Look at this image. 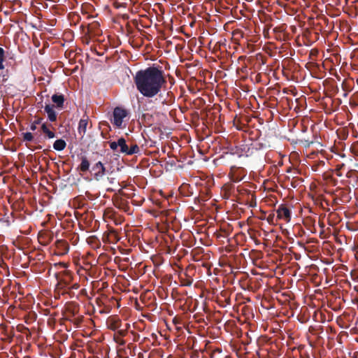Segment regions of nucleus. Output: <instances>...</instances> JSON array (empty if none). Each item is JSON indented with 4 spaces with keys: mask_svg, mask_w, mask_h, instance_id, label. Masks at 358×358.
<instances>
[{
    "mask_svg": "<svg viewBox=\"0 0 358 358\" xmlns=\"http://www.w3.org/2000/svg\"><path fill=\"white\" fill-rule=\"evenodd\" d=\"M274 219H275V214L271 213L267 217V221L269 224H273L274 223Z\"/></svg>",
    "mask_w": 358,
    "mask_h": 358,
    "instance_id": "25",
    "label": "nucleus"
},
{
    "mask_svg": "<svg viewBox=\"0 0 358 358\" xmlns=\"http://www.w3.org/2000/svg\"><path fill=\"white\" fill-rule=\"evenodd\" d=\"M240 180H241V178H238L236 180H234L235 182H238Z\"/></svg>",
    "mask_w": 358,
    "mask_h": 358,
    "instance_id": "30",
    "label": "nucleus"
},
{
    "mask_svg": "<svg viewBox=\"0 0 358 358\" xmlns=\"http://www.w3.org/2000/svg\"><path fill=\"white\" fill-rule=\"evenodd\" d=\"M66 146V143L63 139H58L53 143V148L57 151L63 150Z\"/></svg>",
    "mask_w": 358,
    "mask_h": 358,
    "instance_id": "12",
    "label": "nucleus"
},
{
    "mask_svg": "<svg viewBox=\"0 0 358 358\" xmlns=\"http://www.w3.org/2000/svg\"><path fill=\"white\" fill-rule=\"evenodd\" d=\"M54 108L55 106L51 104H46L44 107V110L48 115V118L52 122L57 120V114Z\"/></svg>",
    "mask_w": 358,
    "mask_h": 358,
    "instance_id": "6",
    "label": "nucleus"
},
{
    "mask_svg": "<svg viewBox=\"0 0 358 358\" xmlns=\"http://www.w3.org/2000/svg\"><path fill=\"white\" fill-rule=\"evenodd\" d=\"M340 156H341V157H345V155H344V154L341 155Z\"/></svg>",
    "mask_w": 358,
    "mask_h": 358,
    "instance_id": "31",
    "label": "nucleus"
},
{
    "mask_svg": "<svg viewBox=\"0 0 358 358\" xmlns=\"http://www.w3.org/2000/svg\"><path fill=\"white\" fill-rule=\"evenodd\" d=\"M117 145L118 147H120V152L126 155L129 147L127 144L126 140L122 137L118 138Z\"/></svg>",
    "mask_w": 358,
    "mask_h": 358,
    "instance_id": "11",
    "label": "nucleus"
},
{
    "mask_svg": "<svg viewBox=\"0 0 358 358\" xmlns=\"http://www.w3.org/2000/svg\"><path fill=\"white\" fill-rule=\"evenodd\" d=\"M107 181L110 185L109 187H107V191L108 192H115L118 189H120V185L119 182L117 180L116 178L113 176H108Z\"/></svg>",
    "mask_w": 358,
    "mask_h": 358,
    "instance_id": "7",
    "label": "nucleus"
},
{
    "mask_svg": "<svg viewBox=\"0 0 358 358\" xmlns=\"http://www.w3.org/2000/svg\"><path fill=\"white\" fill-rule=\"evenodd\" d=\"M24 141H32L34 140V136L31 132H26L22 134Z\"/></svg>",
    "mask_w": 358,
    "mask_h": 358,
    "instance_id": "15",
    "label": "nucleus"
},
{
    "mask_svg": "<svg viewBox=\"0 0 358 358\" xmlns=\"http://www.w3.org/2000/svg\"><path fill=\"white\" fill-rule=\"evenodd\" d=\"M344 166H345V164H343V163L336 165L335 171H336V174L337 176H338V177H341L342 176V173L341 172V170Z\"/></svg>",
    "mask_w": 358,
    "mask_h": 358,
    "instance_id": "17",
    "label": "nucleus"
},
{
    "mask_svg": "<svg viewBox=\"0 0 358 358\" xmlns=\"http://www.w3.org/2000/svg\"><path fill=\"white\" fill-rule=\"evenodd\" d=\"M68 285V282L65 280H60L57 283V287L59 289H64Z\"/></svg>",
    "mask_w": 358,
    "mask_h": 358,
    "instance_id": "22",
    "label": "nucleus"
},
{
    "mask_svg": "<svg viewBox=\"0 0 358 358\" xmlns=\"http://www.w3.org/2000/svg\"><path fill=\"white\" fill-rule=\"evenodd\" d=\"M301 142L303 143L305 148H309L310 146V145L313 143V141H310L306 140V139L302 140Z\"/></svg>",
    "mask_w": 358,
    "mask_h": 358,
    "instance_id": "26",
    "label": "nucleus"
},
{
    "mask_svg": "<svg viewBox=\"0 0 358 358\" xmlns=\"http://www.w3.org/2000/svg\"><path fill=\"white\" fill-rule=\"evenodd\" d=\"M30 129H31V131H34V130H36V124L34 122H33V123L31 124V126H30Z\"/></svg>",
    "mask_w": 358,
    "mask_h": 358,
    "instance_id": "28",
    "label": "nucleus"
},
{
    "mask_svg": "<svg viewBox=\"0 0 358 358\" xmlns=\"http://www.w3.org/2000/svg\"><path fill=\"white\" fill-rule=\"evenodd\" d=\"M140 152V148L137 144H133L130 147H128L127 151V155H131L134 154H137Z\"/></svg>",
    "mask_w": 358,
    "mask_h": 358,
    "instance_id": "14",
    "label": "nucleus"
},
{
    "mask_svg": "<svg viewBox=\"0 0 358 358\" xmlns=\"http://www.w3.org/2000/svg\"><path fill=\"white\" fill-rule=\"evenodd\" d=\"M89 123V117L87 115H83L78 123V131L83 138L86 133L87 127Z\"/></svg>",
    "mask_w": 358,
    "mask_h": 358,
    "instance_id": "5",
    "label": "nucleus"
},
{
    "mask_svg": "<svg viewBox=\"0 0 358 358\" xmlns=\"http://www.w3.org/2000/svg\"><path fill=\"white\" fill-rule=\"evenodd\" d=\"M134 80L138 91L148 98L155 96L166 84L164 71L155 66L137 71Z\"/></svg>",
    "mask_w": 358,
    "mask_h": 358,
    "instance_id": "1",
    "label": "nucleus"
},
{
    "mask_svg": "<svg viewBox=\"0 0 358 358\" xmlns=\"http://www.w3.org/2000/svg\"><path fill=\"white\" fill-rule=\"evenodd\" d=\"M5 60V50L0 47V64L3 63Z\"/></svg>",
    "mask_w": 358,
    "mask_h": 358,
    "instance_id": "23",
    "label": "nucleus"
},
{
    "mask_svg": "<svg viewBox=\"0 0 358 358\" xmlns=\"http://www.w3.org/2000/svg\"><path fill=\"white\" fill-rule=\"evenodd\" d=\"M266 148V143H263L261 142H257L254 144H252V148L255 149L256 150H259L262 149H264Z\"/></svg>",
    "mask_w": 358,
    "mask_h": 358,
    "instance_id": "16",
    "label": "nucleus"
},
{
    "mask_svg": "<svg viewBox=\"0 0 358 358\" xmlns=\"http://www.w3.org/2000/svg\"><path fill=\"white\" fill-rule=\"evenodd\" d=\"M81 163L78 166V169L80 171L85 173L89 171L90 163L86 156H81L80 157Z\"/></svg>",
    "mask_w": 358,
    "mask_h": 358,
    "instance_id": "9",
    "label": "nucleus"
},
{
    "mask_svg": "<svg viewBox=\"0 0 358 358\" xmlns=\"http://www.w3.org/2000/svg\"><path fill=\"white\" fill-rule=\"evenodd\" d=\"M41 130L48 138H53L55 137V134L48 129L45 123H43L41 125Z\"/></svg>",
    "mask_w": 358,
    "mask_h": 358,
    "instance_id": "13",
    "label": "nucleus"
},
{
    "mask_svg": "<svg viewBox=\"0 0 358 358\" xmlns=\"http://www.w3.org/2000/svg\"><path fill=\"white\" fill-rule=\"evenodd\" d=\"M277 220H283L286 222H289L291 220V211L284 204H280L276 210Z\"/></svg>",
    "mask_w": 358,
    "mask_h": 358,
    "instance_id": "3",
    "label": "nucleus"
},
{
    "mask_svg": "<svg viewBox=\"0 0 358 358\" xmlns=\"http://www.w3.org/2000/svg\"><path fill=\"white\" fill-rule=\"evenodd\" d=\"M357 166H358V164H357Z\"/></svg>",
    "mask_w": 358,
    "mask_h": 358,
    "instance_id": "32",
    "label": "nucleus"
},
{
    "mask_svg": "<svg viewBox=\"0 0 358 358\" xmlns=\"http://www.w3.org/2000/svg\"><path fill=\"white\" fill-rule=\"evenodd\" d=\"M128 111L122 108V107H116L113 110V119L112 120V123L117 128L122 127L123 120L128 115Z\"/></svg>",
    "mask_w": 358,
    "mask_h": 358,
    "instance_id": "2",
    "label": "nucleus"
},
{
    "mask_svg": "<svg viewBox=\"0 0 358 358\" xmlns=\"http://www.w3.org/2000/svg\"><path fill=\"white\" fill-rule=\"evenodd\" d=\"M109 146H110V149L113 150V151L117 150V149L118 148L117 141L109 142Z\"/></svg>",
    "mask_w": 358,
    "mask_h": 358,
    "instance_id": "20",
    "label": "nucleus"
},
{
    "mask_svg": "<svg viewBox=\"0 0 358 358\" xmlns=\"http://www.w3.org/2000/svg\"><path fill=\"white\" fill-rule=\"evenodd\" d=\"M52 101L59 108H62L64 103V96L63 94H55L52 96Z\"/></svg>",
    "mask_w": 358,
    "mask_h": 358,
    "instance_id": "8",
    "label": "nucleus"
},
{
    "mask_svg": "<svg viewBox=\"0 0 358 358\" xmlns=\"http://www.w3.org/2000/svg\"><path fill=\"white\" fill-rule=\"evenodd\" d=\"M92 171H94V178L99 181L103 178L106 174V167L101 162H98L92 166Z\"/></svg>",
    "mask_w": 358,
    "mask_h": 358,
    "instance_id": "4",
    "label": "nucleus"
},
{
    "mask_svg": "<svg viewBox=\"0 0 358 358\" xmlns=\"http://www.w3.org/2000/svg\"><path fill=\"white\" fill-rule=\"evenodd\" d=\"M58 244L61 245L63 247V250L65 251V252H68L69 250V245L67 243V242L64 241H59Z\"/></svg>",
    "mask_w": 358,
    "mask_h": 358,
    "instance_id": "18",
    "label": "nucleus"
},
{
    "mask_svg": "<svg viewBox=\"0 0 358 358\" xmlns=\"http://www.w3.org/2000/svg\"><path fill=\"white\" fill-rule=\"evenodd\" d=\"M142 118L145 120V122H147L148 124H151V119L152 118V115L149 114V113H146V114H143V116H142Z\"/></svg>",
    "mask_w": 358,
    "mask_h": 358,
    "instance_id": "19",
    "label": "nucleus"
},
{
    "mask_svg": "<svg viewBox=\"0 0 358 358\" xmlns=\"http://www.w3.org/2000/svg\"><path fill=\"white\" fill-rule=\"evenodd\" d=\"M43 121V118L42 117H37L34 121V122L37 125V124H40Z\"/></svg>",
    "mask_w": 358,
    "mask_h": 358,
    "instance_id": "27",
    "label": "nucleus"
},
{
    "mask_svg": "<svg viewBox=\"0 0 358 358\" xmlns=\"http://www.w3.org/2000/svg\"><path fill=\"white\" fill-rule=\"evenodd\" d=\"M181 280H182V285L184 286H190L193 282V280L191 278H188L185 280L181 278Z\"/></svg>",
    "mask_w": 358,
    "mask_h": 358,
    "instance_id": "21",
    "label": "nucleus"
},
{
    "mask_svg": "<svg viewBox=\"0 0 358 358\" xmlns=\"http://www.w3.org/2000/svg\"><path fill=\"white\" fill-rule=\"evenodd\" d=\"M78 287V285L77 284H75L73 286V288H75V289H77Z\"/></svg>",
    "mask_w": 358,
    "mask_h": 358,
    "instance_id": "29",
    "label": "nucleus"
},
{
    "mask_svg": "<svg viewBox=\"0 0 358 358\" xmlns=\"http://www.w3.org/2000/svg\"><path fill=\"white\" fill-rule=\"evenodd\" d=\"M9 78L8 70L5 68L3 63L0 64V84L6 83Z\"/></svg>",
    "mask_w": 358,
    "mask_h": 358,
    "instance_id": "10",
    "label": "nucleus"
},
{
    "mask_svg": "<svg viewBox=\"0 0 358 358\" xmlns=\"http://www.w3.org/2000/svg\"><path fill=\"white\" fill-rule=\"evenodd\" d=\"M17 330H18L19 331H21V332L24 333V334H25L27 331L29 334H30L29 329L27 327H24V326H23V325H22V326H21V327H17Z\"/></svg>",
    "mask_w": 358,
    "mask_h": 358,
    "instance_id": "24",
    "label": "nucleus"
}]
</instances>
